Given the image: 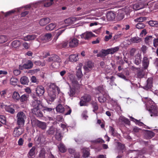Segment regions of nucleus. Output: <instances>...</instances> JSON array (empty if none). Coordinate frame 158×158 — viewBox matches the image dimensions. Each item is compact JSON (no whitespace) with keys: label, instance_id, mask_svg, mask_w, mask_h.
<instances>
[{"label":"nucleus","instance_id":"nucleus-9","mask_svg":"<svg viewBox=\"0 0 158 158\" xmlns=\"http://www.w3.org/2000/svg\"><path fill=\"white\" fill-rule=\"evenodd\" d=\"M78 19H77L75 17H72L66 19L64 21V23L66 24V25L61 27L60 28H63L66 27L68 25H70L73 24L74 22Z\"/></svg>","mask_w":158,"mask_h":158},{"label":"nucleus","instance_id":"nucleus-6","mask_svg":"<svg viewBox=\"0 0 158 158\" xmlns=\"http://www.w3.org/2000/svg\"><path fill=\"white\" fill-rule=\"evenodd\" d=\"M48 62L53 61L51 66L54 68L57 69L60 66V63L61 60L59 57L56 55H52L48 59Z\"/></svg>","mask_w":158,"mask_h":158},{"label":"nucleus","instance_id":"nucleus-10","mask_svg":"<svg viewBox=\"0 0 158 158\" xmlns=\"http://www.w3.org/2000/svg\"><path fill=\"white\" fill-rule=\"evenodd\" d=\"M78 44L79 41L76 38H71L69 40V46L70 47H76L78 45Z\"/></svg>","mask_w":158,"mask_h":158},{"label":"nucleus","instance_id":"nucleus-27","mask_svg":"<svg viewBox=\"0 0 158 158\" xmlns=\"http://www.w3.org/2000/svg\"><path fill=\"white\" fill-rule=\"evenodd\" d=\"M20 95L19 93L16 91H14L12 94V98L15 101H17L20 99Z\"/></svg>","mask_w":158,"mask_h":158},{"label":"nucleus","instance_id":"nucleus-50","mask_svg":"<svg viewBox=\"0 0 158 158\" xmlns=\"http://www.w3.org/2000/svg\"><path fill=\"white\" fill-rule=\"evenodd\" d=\"M0 122L3 124L6 123V118L4 116L0 115Z\"/></svg>","mask_w":158,"mask_h":158},{"label":"nucleus","instance_id":"nucleus-63","mask_svg":"<svg viewBox=\"0 0 158 158\" xmlns=\"http://www.w3.org/2000/svg\"><path fill=\"white\" fill-rule=\"evenodd\" d=\"M147 49V47L143 45L141 48V50L143 53L146 52Z\"/></svg>","mask_w":158,"mask_h":158},{"label":"nucleus","instance_id":"nucleus-18","mask_svg":"<svg viewBox=\"0 0 158 158\" xmlns=\"http://www.w3.org/2000/svg\"><path fill=\"white\" fill-rule=\"evenodd\" d=\"M82 66V64L80 63L79 65L77 67V73L76 75L77 77L78 78H81L83 74L81 71V68Z\"/></svg>","mask_w":158,"mask_h":158},{"label":"nucleus","instance_id":"nucleus-34","mask_svg":"<svg viewBox=\"0 0 158 158\" xmlns=\"http://www.w3.org/2000/svg\"><path fill=\"white\" fill-rule=\"evenodd\" d=\"M118 120L119 122H123L126 124H129L130 123L128 119L123 116H120Z\"/></svg>","mask_w":158,"mask_h":158},{"label":"nucleus","instance_id":"nucleus-49","mask_svg":"<svg viewBox=\"0 0 158 158\" xmlns=\"http://www.w3.org/2000/svg\"><path fill=\"white\" fill-rule=\"evenodd\" d=\"M114 77L113 76H112L110 77V80L108 81V82H109L111 86L114 85H116L114 82Z\"/></svg>","mask_w":158,"mask_h":158},{"label":"nucleus","instance_id":"nucleus-55","mask_svg":"<svg viewBox=\"0 0 158 158\" xmlns=\"http://www.w3.org/2000/svg\"><path fill=\"white\" fill-rule=\"evenodd\" d=\"M147 33L146 29H144L140 33V36L141 37H143V36L146 35Z\"/></svg>","mask_w":158,"mask_h":158},{"label":"nucleus","instance_id":"nucleus-42","mask_svg":"<svg viewBox=\"0 0 158 158\" xmlns=\"http://www.w3.org/2000/svg\"><path fill=\"white\" fill-rule=\"evenodd\" d=\"M65 29L61 30H60L59 31L56 32L55 35L54 37V40H56L58 39L59 37L62 34V33L64 31Z\"/></svg>","mask_w":158,"mask_h":158},{"label":"nucleus","instance_id":"nucleus-2","mask_svg":"<svg viewBox=\"0 0 158 158\" xmlns=\"http://www.w3.org/2000/svg\"><path fill=\"white\" fill-rule=\"evenodd\" d=\"M31 105L33 107L32 110V112L37 117H42L43 115L40 109L43 106L41 102L37 100H34L32 102Z\"/></svg>","mask_w":158,"mask_h":158},{"label":"nucleus","instance_id":"nucleus-16","mask_svg":"<svg viewBox=\"0 0 158 158\" xmlns=\"http://www.w3.org/2000/svg\"><path fill=\"white\" fill-rule=\"evenodd\" d=\"M50 19L48 18H44L41 19L39 22L40 25L44 26L50 22Z\"/></svg>","mask_w":158,"mask_h":158},{"label":"nucleus","instance_id":"nucleus-51","mask_svg":"<svg viewBox=\"0 0 158 158\" xmlns=\"http://www.w3.org/2000/svg\"><path fill=\"white\" fill-rule=\"evenodd\" d=\"M40 158H45V151L44 149H42L39 154Z\"/></svg>","mask_w":158,"mask_h":158},{"label":"nucleus","instance_id":"nucleus-43","mask_svg":"<svg viewBox=\"0 0 158 158\" xmlns=\"http://www.w3.org/2000/svg\"><path fill=\"white\" fill-rule=\"evenodd\" d=\"M149 24L152 27H158V22L156 21L151 20L148 22Z\"/></svg>","mask_w":158,"mask_h":158},{"label":"nucleus","instance_id":"nucleus-13","mask_svg":"<svg viewBox=\"0 0 158 158\" xmlns=\"http://www.w3.org/2000/svg\"><path fill=\"white\" fill-rule=\"evenodd\" d=\"M33 65L32 62L30 60H28L27 63L24 64L23 65H19V68L21 70H23V69H28L32 68Z\"/></svg>","mask_w":158,"mask_h":158},{"label":"nucleus","instance_id":"nucleus-29","mask_svg":"<svg viewBox=\"0 0 158 158\" xmlns=\"http://www.w3.org/2000/svg\"><path fill=\"white\" fill-rule=\"evenodd\" d=\"M57 26V24H56L51 23L47 26L45 27V29L47 31H52Z\"/></svg>","mask_w":158,"mask_h":158},{"label":"nucleus","instance_id":"nucleus-59","mask_svg":"<svg viewBox=\"0 0 158 158\" xmlns=\"http://www.w3.org/2000/svg\"><path fill=\"white\" fill-rule=\"evenodd\" d=\"M112 37V34H110L109 35H106L105 37V40L106 41H108Z\"/></svg>","mask_w":158,"mask_h":158},{"label":"nucleus","instance_id":"nucleus-60","mask_svg":"<svg viewBox=\"0 0 158 158\" xmlns=\"http://www.w3.org/2000/svg\"><path fill=\"white\" fill-rule=\"evenodd\" d=\"M109 132L111 133V135L114 136V129L112 127L110 126L109 127Z\"/></svg>","mask_w":158,"mask_h":158},{"label":"nucleus","instance_id":"nucleus-41","mask_svg":"<svg viewBox=\"0 0 158 158\" xmlns=\"http://www.w3.org/2000/svg\"><path fill=\"white\" fill-rule=\"evenodd\" d=\"M58 148L59 151L62 152H64L66 151V149L64 145L62 143H60L58 146Z\"/></svg>","mask_w":158,"mask_h":158},{"label":"nucleus","instance_id":"nucleus-33","mask_svg":"<svg viewBox=\"0 0 158 158\" xmlns=\"http://www.w3.org/2000/svg\"><path fill=\"white\" fill-rule=\"evenodd\" d=\"M149 64V60L147 57H144L143 62V66L145 69H146L148 67Z\"/></svg>","mask_w":158,"mask_h":158},{"label":"nucleus","instance_id":"nucleus-14","mask_svg":"<svg viewBox=\"0 0 158 158\" xmlns=\"http://www.w3.org/2000/svg\"><path fill=\"white\" fill-rule=\"evenodd\" d=\"M32 123L33 125L34 123H35L39 127L42 129H45L46 128V125L45 123L42 122L37 120L32 121Z\"/></svg>","mask_w":158,"mask_h":158},{"label":"nucleus","instance_id":"nucleus-64","mask_svg":"<svg viewBox=\"0 0 158 158\" xmlns=\"http://www.w3.org/2000/svg\"><path fill=\"white\" fill-rule=\"evenodd\" d=\"M23 46L26 49H28L30 47V45L27 42H24L23 44Z\"/></svg>","mask_w":158,"mask_h":158},{"label":"nucleus","instance_id":"nucleus-58","mask_svg":"<svg viewBox=\"0 0 158 158\" xmlns=\"http://www.w3.org/2000/svg\"><path fill=\"white\" fill-rule=\"evenodd\" d=\"M48 132L49 134H53L54 133V130L53 127H50L48 131Z\"/></svg>","mask_w":158,"mask_h":158},{"label":"nucleus","instance_id":"nucleus-40","mask_svg":"<svg viewBox=\"0 0 158 158\" xmlns=\"http://www.w3.org/2000/svg\"><path fill=\"white\" fill-rule=\"evenodd\" d=\"M21 44L20 42L18 40L13 41L12 43V45L14 48H17L19 47Z\"/></svg>","mask_w":158,"mask_h":158},{"label":"nucleus","instance_id":"nucleus-53","mask_svg":"<svg viewBox=\"0 0 158 158\" xmlns=\"http://www.w3.org/2000/svg\"><path fill=\"white\" fill-rule=\"evenodd\" d=\"M56 138L58 140H60L61 139V134L58 132H56Z\"/></svg>","mask_w":158,"mask_h":158},{"label":"nucleus","instance_id":"nucleus-4","mask_svg":"<svg viewBox=\"0 0 158 158\" xmlns=\"http://www.w3.org/2000/svg\"><path fill=\"white\" fill-rule=\"evenodd\" d=\"M97 90L98 92L97 94H99L98 100L100 103H103L106 101L107 98L108 97L107 94L105 89L102 86L98 87Z\"/></svg>","mask_w":158,"mask_h":158},{"label":"nucleus","instance_id":"nucleus-8","mask_svg":"<svg viewBox=\"0 0 158 158\" xmlns=\"http://www.w3.org/2000/svg\"><path fill=\"white\" fill-rule=\"evenodd\" d=\"M91 100L90 96L86 94L81 98L79 104L81 106H84L86 105V103Z\"/></svg>","mask_w":158,"mask_h":158},{"label":"nucleus","instance_id":"nucleus-30","mask_svg":"<svg viewBox=\"0 0 158 158\" xmlns=\"http://www.w3.org/2000/svg\"><path fill=\"white\" fill-rule=\"evenodd\" d=\"M21 83L23 85L27 84L29 82L28 77L25 76H24L21 77L20 79Z\"/></svg>","mask_w":158,"mask_h":158},{"label":"nucleus","instance_id":"nucleus-36","mask_svg":"<svg viewBox=\"0 0 158 158\" xmlns=\"http://www.w3.org/2000/svg\"><path fill=\"white\" fill-rule=\"evenodd\" d=\"M83 156L84 158L87 157L89 155V150L88 149L84 148L83 149Z\"/></svg>","mask_w":158,"mask_h":158},{"label":"nucleus","instance_id":"nucleus-37","mask_svg":"<svg viewBox=\"0 0 158 158\" xmlns=\"http://www.w3.org/2000/svg\"><path fill=\"white\" fill-rule=\"evenodd\" d=\"M5 109L6 111L9 113L13 114L15 112V110L12 108L8 106H6Z\"/></svg>","mask_w":158,"mask_h":158},{"label":"nucleus","instance_id":"nucleus-48","mask_svg":"<svg viewBox=\"0 0 158 158\" xmlns=\"http://www.w3.org/2000/svg\"><path fill=\"white\" fill-rule=\"evenodd\" d=\"M145 25L142 23H139L136 25V27L138 29H141L145 27Z\"/></svg>","mask_w":158,"mask_h":158},{"label":"nucleus","instance_id":"nucleus-56","mask_svg":"<svg viewBox=\"0 0 158 158\" xmlns=\"http://www.w3.org/2000/svg\"><path fill=\"white\" fill-rule=\"evenodd\" d=\"M117 17L119 20H121L124 18V14L123 13H119L118 14Z\"/></svg>","mask_w":158,"mask_h":158},{"label":"nucleus","instance_id":"nucleus-17","mask_svg":"<svg viewBox=\"0 0 158 158\" xmlns=\"http://www.w3.org/2000/svg\"><path fill=\"white\" fill-rule=\"evenodd\" d=\"M115 14L112 11L108 12L106 15L107 19L108 21H112L115 18Z\"/></svg>","mask_w":158,"mask_h":158},{"label":"nucleus","instance_id":"nucleus-11","mask_svg":"<svg viewBox=\"0 0 158 158\" xmlns=\"http://www.w3.org/2000/svg\"><path fill=\"white\" fill-rule=\"evenodd\" d=\"M52 35L51 33H47L44 35H41L40 37V39L44 43L48 42L52 39Z\"/></svg>","mask_w":158,"mask_h":158},{"label":"nucleus","instance_id":"nucleus-22","mask_svg":"<svg viewBox=\"0 0 158 158\" xmlns=\"http://www.w3.org/2000/svg\"><path fill=\"white\" fill-rule=\"evenodd\" d=\"M37 37V36L35 35H28L23 37L22 39L25 41H28L35 40Z\"/></svg>","mask_w":158,"mask_h":158},{"label":"nucleus","instance_id":"nucleus-61","mask_svg":"<svg viewBox=\"0 0 158 158\" xmlns=\"http://www.w3.org/2000/svg\"><path fill=\"white\" fill-rule=\"evenodd\" d=\"M153 45L156 47L158 46V39H154L153 40Z\"/></svg>","mask_w":158,"mask_h":158},{"label":"nucleus","instance_id":"nucleus-23","mask_svg":"<svg viewBox=\"0 0 158 158\" xmlns=\"http://www.w3.org/2000/svg\"><path fill=\"white\" fill-rule=\"evenodd\" d=\"M78 55L77 54H72L69 56V60L71 62H75L78 60Z\"/></svg>","mask_w":158,"mask_h":158},{"label":"nucleus","instance_id":"nucleus-28","mask_svg":"<svg viewBox=\"0 0 158 158\" xmlns=\"http://www.w3.org/2000/svg\"><path fill=\"white\" fill-rule=\"evenodd\" d=\"M29 95L25 94H23L20 97L19 100L21 102H24L28 100Z\"/></svg>","mask_w":158,"mask_h":158},{"label":"nucleus","instance_id":"nucleus-31","mask_svg":"<svg viewBox=\"0 0 158 158\" xmlns=\"http://www.w3.org/2000/svg\"><path fill=\"white\" fill-rule=\"evenodd\" d=\"M22 8V7H19V8H16L15 9H14V10H11L8 11V12H6L5 14V16L6 17V16L12 14V13H14L15 12H17V11L18 12H19L20 10Z\"/></svg>","mask_w":158,"mask_h":158},{"label":"nucleus","instance_id":"nucleus-32","mask_svg":"<svg viewBox=\"0 0 158 158\" xmlns=\"http://www.w3.org/2000/svg\"><path fill=\"white\" fill-rule=\"evenodd\" d=\"M56 109L57 112L60 113H63L64 111V107L61 104L58 105L56 107Z\"/></svg>","mask_w":158,"mask_h":158},{"label":"nucleus","instance_id":"nucleus-39","mask_svg":"<svg viewBox=\"0 0 158 158\" xmlns=\"http://www.w3.org/2000/svg\"><path fill=\"white\" fill-rule=\"evenodd\" d=\"M130 41L133 43H138L141 41V39L138 37H135L131 38Z\"/></svg>","mask_w":158,"mask_h":158},{"label":"nucleus","instance_id":"nucleus-24","mask_svg":"<svg viewBox=\"0 0 158 158\" xmlns=\"http://www.w3.org/2000/svg\"><path fill=\"white\" fill-rule=\"evenodd\" d=\"M141 61V52H139L135 56V63L138 65Z\"/></svg>","mask_w":158,"mask_h":158},{"label":"nucleus","instance_id":"nucleus-54","mask_svg":"<svg viewBox=\"0 0 158 158\" xmlns=\"http://www.w3.org/2000/svg\"><path fill=\"white\" fill-rule=\"evenodd\" d=\"M117 75L119 77L125 80H127V79L126 78V77L122 73H118L117 74Z\"/></svg>","mask_w":158,"mask_h":158},{"label":"nucleus","instance_id":"nucleus-52","mask_svg":"<svg viewBox=\"0 0 158 158\" xmlns=\"http://www.w3.org/2000/svg\"><path fill=\"white\" fill-rule=\"evenodd\" d=\"M129 117L130 118H131L132 119V120L133 121L135 122L137 124L140 126H142V125L143 124V123H142L139 122L138 120L136 119H135L132 117L129 116Z\"/></svg>","mask_w":158,"mask_h":158},{"label":"nucleus","instance_id":"nucleus-1","mask_svg":"<svg viewBox=\"0 0 158 158\" xmlns=\"http://www.w3.org/2000/svg\"><path fill=\"white\" fill-rule=\"evenodd\" d=\"M144 98L147 99L145 102L147 109L149 112L151 116H156L158 115V110L154 102L150 99L147 98H142L143 101Z\"/></svg>","mask_w":158,"mask_h":158},{"label":"nucleus","instance_id":"nucleus-19","mask_svg":"<svg viewBox=\"0 0 158 158\" xmlns=\"http://www.w3.org/2000/svg\"><path fill=\"white\" fill-rule=\"evenodd\" d=\"M93 66V64L91 62L88 61L84 66V69L86 71L89 72L91 70Z\"/></svg>","mask_w":158,"mask_h":158},{"label":"nucleus","instance_id":"nucleus-25","mask_svg":"<svg viewBox=\"0 0 158 158\" xmlns=\"http://www.w3.org/2000/svg\"><path fill=\"white\" fill-rule=\"evenodd\" d=\"M58 0H43L44 6L45 7H48L53 4V1H57Z\"/></svg>","mask_w":158,"mask_h":158},{"label":"nucleus","instance_id":"nucleus-46","mask_svg":"<svg viewBox=\"0 0 158 158\" xmlns=\"http://www.w3.org/2000/svg\"><path fill=\"white\" fill-rule=\"evenodd\" d=\"M152 36H147L145 38V41L146 44H148L149 42H152Z\"/></svg>","mask_w":158,"mask_h":158},{"label":"nucleus","instance_id":"nucleus-35","mask_svg":"<svg viewBox=\"0 0 158 158\" xmlns=\"http://www.w3.org/2000/svg\"><path fill=\"white\" fill-rule=\"evenodd\" d=\"M8 37L5 35H2L0 36V44H2L5 43L8 40Z\"/></svg>","mask_w":158,"mask_h":158},{"label":"nucleus","instance_id":"nucleus-47","mask_svg":"<svg viewBox=\"0 0 158 158\" xmlns=\"http://www.w3.org/2000/svg\"><path fill=\"white\" fill-rule=\"evenodd\" d=\"M146 19V17H140L139 18H138L134 20V21L136 22H142Z\"/></svg>","mask_w":158,"mask_h":158},{"label":"nucleus","instance_id":"nucleus-3","mask_svg":"<svg viewBox=\"0 0 158 158\" xmlns=\"http://www.w3.org/2000/svg\"><path fill=\"white\" fill-rule=\"evenodd\" d=\"M49 89L48 90V97L49 100L53 101L56 98V92L57 91L59 94L60 91L59 88L54 83H51L49 85Z\"/></svg>","mask_w":158,"mask_h":158},{"label":"nucleus","instance_id":"nucleus-20","mask_svg":"<svg viewBox=\"0 0 158 158\" xmlns=\"http://www.w3.org/2000/svg\"><path fill=\"white\" fill-rule=\"evenodd\" d=\"M37 94L39 96H41L44 92V88L42 86L37 87L36 89Z\"/></svg>","mask_w":158,"mask_h":158},{"label":"nucleus","instance_id":"nucleus-57","mask_svg":"<svg viewBox=\"0 0 158 158\" xmlns=\"http://www.w3.org/2000/svg\"><path fill=\"white\" fill-rule=\"evenodd\" d=\"M94 108L93 111H95L97 110L98 109V106L97 103L96 102L92 104Z\"/></svg>","mask_w":158,"mask_h":158},{"label":"nucleus","instance_id":"nucleus-62","mask_svg":"<svg viewBox=\"0 0 158 158\" xmlns=\"http://www.w3.org/2000/svg\"><path fill=\"white\" fill-rule=\"evenodd\" d=\"M21 72L19 69H15L14 70L13 73L15 76H18L20 73Z\"/></svg>","mask_w":158,"mask_h":158},{"label":"nucleus","instance_id":"nucleus-45","mask_svg":"<svg viewBox=\"0 0 158 158\" xmlns=\"http://www.w3.org/2000/svg\"><path fill=\"white\" fill-rule=\"evenodd\" d=\"M10 83L11 85H15L17 84L18 80L15 77H12L10 79Z\"/></svg>","mask_w":158,"mask_h":158},{"label":"nucleus","instance_id":"nucleus-26","mask_svg":"<svg viewBox=\"0 0 158 158\" xmlns=\"http://www.w3.org/2000/svg\"><path fill=\"white\" fill-rule=\"evenodd\" d=\"M152 86V79L150 78H148L147 80V85L143 87V88L146 90H148L151 88Z\"/></svg>","mask_w":158,"mask_h":158},{"label":"nucleus","instance_id":"nucleus-21","mask_svg":"<svg viewBox=\"0 0 158 158\" xmlns=\"http://www.w3.org/2000/svg\"><path fill=\"white\" fill-rule=\"evenodd\" d=\"M146 5V4L140 2L134 4L133 6V8L136 10H139L143 8Z\"/></svg>","mask_w":158,"mask_h":158},{"label":"nucleus","instance_id":"nucleus-15","mask_svg":"<svg viewBox=\"0 0 158 158\" xmlns=\"http://www.w3.org/2000/svg\"><path fill=\"white\" fill-rule=\"evenodd\" d=\"M23 131V129L20 127L19 126L15 129L13 132V135L15 137H18L22 134Z\"/></svg>","mask_w":158,"mask_h":158},{"label":"nucleus","instance_id":"nucleus-5","mask_svg":"<svg viewBox=\"0 0 158 158\" xmlns=\"http://www.w3.org/2000/svg\"><path fill=\"white\" fill-rule=\"evenodd\" d=\"M73 87L69 86V90L68 93L70 97H73L76 93V89H78L80 87L81 85L79 84L77 81L75 79L71 80Z\"/></svg>","mask_w":158,"mask_h":158},{"label":"nucleus","instance_id":"nucleus-7","mask_svg":"<svg viewBox=\"0 0 158 158\" xmlns=\"http://www.w3.org/2000/svg\"><path fill=\"white\" fill-rule=\"evenodd\" d=\"M17 123L19 126H23L24 124L27 116L22 111L19 112L16 116Z\"/></svg>","mask_w":158,"mask_h":158},{"label":"nucleus","instance_id":"nucleus-44","mask_svg":"<svg viewBox=\"0 0 158 158\" xmlns=\"http://www.w3.org/2000/svg\"><path fill=\"white\" fill-rule=\"evenodd\" d=\"M35 147H33L30 150L29 152L28 155V157H32L35 154Z\"/></svg>","mask_w":158,"mask_h":158},{"label":"nucleus","instance_id":"nucleus-12","mask_svg":"<svg viewBox=\"0 0 158 158\" xmlns=\"http://www.w3.org/2000/svg\"><path fill=\"white\" fill-rule=\"evenodd\" d=\"M94 35L91 31H86L80 35L81 38L85 40H88L94 36Z\"/></svg>","mask_w":158,"mask_h":158},{"label":"nucleus","instance_id":"nucleus-38","mask_svg":"<svg viewBox=\"0 0 158 158\" xmlns=\"http://www.w3.org/2000/svg\"><path fill=\"white\" fill-rule=\"evenodd\" d=\"M101 54L98 53L97 54V57L101 56H103L104 55H106L109 54L108 49L106 50H102L101 51Z\"/></svg>","mask_w":158,"mask_h":158}]
</instances>
